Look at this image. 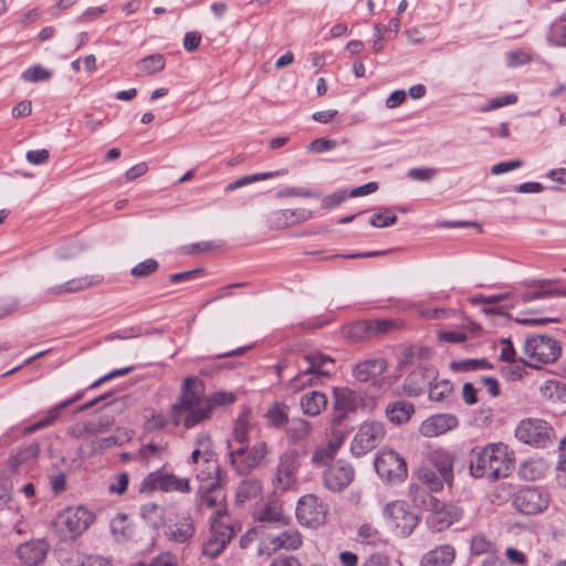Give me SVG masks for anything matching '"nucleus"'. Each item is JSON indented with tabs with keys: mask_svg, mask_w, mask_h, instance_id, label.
Instances as JSON below:
<instances>
[{
	"mask_svg": "<svg viewBox=\"0 0 566 566\" xmlns=\"http://www.w3.org/2000/svg\"><path fill=\"white\" fill-rule=\"evenodd\" d=\"M413 412L415 406L406 400L390 402L385 409L387 419L396 426L407 423Z\"/></svg>",
	"mask_w": 566,
	"mask_h": 566,
	"instance_id": "obj_26",
	"label": "nucleus"
},
{
	"mask_svg": "<svg viewBox=\"0 0 566 566\" xmlns=\"http://www.w3.org/2000/svg\"><path fill=\"white\" fill-rule=\"evenodd\" d=\"M327 434L331 436L328 442L324 446L318 447L312 454L311 462L314 467H328L332 462H334V458L337 454L339 448L344 443V440L347 436L346 432L334 429L326 428Z\"/></svg>",
	"mask_w": 566,
	"mask_h": 566,
	"instance_id": "obj_18",
	"label": "nucleus"
},
{
	"mask_svg": "<svg viewBox=\"0 0 566 566\" xmlns=\"http://www.w3.org/2000/svg\"><path fill=\"white\" fill-rule=\"evenodd\" d=\"M327 506L314 494L303 495L296 506V517L302 525L318 527L326 520Z\"/></svg>",
	"mask_w": 566,
	"mask_h": 566,
	"instance_id": "obj_15",
	"label": "nucleus"
},
{
	"mask_svg": "<svg viewBox=\"0 0 566 566\" xmlns=\"http://www.w3.org/2000/svg\"><path fill=\"white\" fill-rule=\"evenodd\" d=\"M310 217L311 212L308 210L286 209L274 211L270 217V222L275 228H285L298 223L300 221L307 220Z\"/></svg>",
	"mask_w": 566,
	"mask_h": 566,
	"instance_id": "obj_28",
	"label": "nucleus"
},
{
	"mask_svg": "<svg viewBox=\"0 0 566 566\" xmlns=\"http://www.w3.org/2000/svg\"><path fill=\"white\" fill-rule=\"evenodd\" d=\"M303 360L307 363V366L305 367L307 373H316L323 377L331 376L332 370L328 368V366L335 365L333 357L318 352L305 354L303 356Z\"/></svg>",
	"mask_w": 566,
	"mask_h": 566,
	"instance_id": "obj_29",
	"label": "nucleus"
},
{
	"mask_svg": "<svg viewBox=\"0 0 566 566\" xmlns=\"http://www.w3.org/2000/svg\"><path fill=\"white\" fill-rule=\"evenodd\" d=\"M360 396L348 387L333 388V411L328 420V427L339 429L348 433L345 420L350 413L356 412Z\"/></svg>",
	"mask_w": 566,
	"mask_h": 566,
	"instance_id": "obj_5",
	"label": "nucleus"
},
{
	"mask_svg": "<svg viewBox=\"0 0 566 566\" xmlns=\"http://www.w3.org/2000/svg\"><path fill=\"white\" fill-rule=\"evenodd\" d=\"M452 370L455 371H473V370H483V369H492L493 365L489 363L485 358L481 359H463L459 361L451 363Z\"/></svg>",
	"mask_w": 566,
	"mask_h": 566,
	"instance_id": "obj_45",
	"label": "nucleus"
},
{
	"mask_svg": "<svg viewBox=\"0 0 566 566\" xmlns=\"http://www.w3.org/2000/svg\"><path fill=\"white\" fill-rule=\"evenodd\" d=\"M235 533V524L232 526L228 516L216 517L211 523L210 535L203 543L202 554L216 558L223 552Z\"/></svg>",
	"mask_w": 566,
	"mask_h": 566,
	"instance_id": "obj_9",
	"label": "nucleus"
},
{
	"mask_svg": "<svg viewBox=\"0 0 566 566\" xmlns=\"http://www.w3.org/2000/svg\"><path fill=\"white\" fill-rule=\"evenodd\" d=\"M378 475L389 482H402L408 475V468L402 455L391 449H381L374 461Z\"/></svg>",
	"mask_w": 566,
	"mask_h": 566,
	"instance_id": "obj_7",
	"label": "nucleus"
},
{
	"mask_svg": "<svg viewBox=\"0 0 566 566\" xmlns=\"http://www.w3.org/2000/svg\"><path fill=\"white\" fill-rule=\"evenodd\" d=\"M298 457L294 451L283 453L279 459L273 485L275 490L286 491L296 482Z\"/></svg>",
	"mask_w": 566,
	"mask_h": 566,
	"instance_id": "obj_17",
	"label": "nucleus"
},
{
	"mask_svg": "<svg viewBox=\"0 0 566 566\" xmlns=\"http://www.w3.org/2000/svg\"><path fill=\"white\" fill-rule=\"evenodd\" d=\"M399 327L395 319H370L363 321L349 326L347 335L349 338L359 342L364 338L385 335Z\"/></svg>",
	"mask_w": 566,
	"mask_h": 566,
	"instance_id": "obj_16",
	"label": "nucleus"
},
{
	"mask_svg": "<svg viewBox=\"0 0 566 566\" xmlns=\"http://www.w3.org/2000/svg\"><path fill=\"white\" fill-rule=\"evenodd\" d=\"M156 491L189 493L191 489L189 479L179 478L166 471L165 468H160L147 474L140 484V492L153 493Z\"/></svg>",
	"mask_w": 566,
	"mask_h": 566,
	"instance_id": "obj_6",
	"label": "nucleus"
},
{
	"mask_svg": "<svg viewBox=\"0 0 566 566\" xmlns=\"http://www.w3.org/2000/svg\"><path fill=\"white\" fill-rule=\"evenodd\" d=\"M548 42L556 46L566 48V12L552 23Z\"/></svg>",
	"mask_w": 566,
	"mask_h": 566,
	"instance_id": "obj_43",
	"label": "nucleus"
},
{
	"mask_svg": "<svg viewBox=\"0 0 566 566\" xmlns=\"http://www.w3.org/2000/svg\"><path fill=\"white\" fill-rule=\"evenodd\" d=\"M133 399L130 396L124 395L117 397L105 405V409L109 412H123L132 406Z\"/></svg>",
	"mask_w": 566,
	"mask_h": 566,
	"instance_id": "obj_57",
	"label": "nucleus"
},
{
	"mask_svg": "<svg viewBox=\"0 0 566 566\" xmlns=\"http://www.w3.org/2000/svg\"><path fill=\"white\" fill-rule=\"evenodd\" d=\"M166 449H167L166 444L149 442L147 444H144L140 448L139 453H140V457L145 461H149V460H153V459L161 458V455L165 453Z\"/></svg>",
	"mask_w": 566,
	"mask_h": 566,
	"instance_id": "obj_52",
	"label": "nucleus"
},
{
	"mask_svg": "<svg viewBox=\"0 0 566 566\" xmlns=\"http://www.w3.org/2000/svg\"><path fill=\"white\" fill-rule=\"evenodd\" d=\"M554 434L553 428L545 420L527 418L518 422L515 437L518 441L536 448H546Z\"/></svg>",
	"mask_w": 566,
	"mask_h": 566,
	"instance_id": "obj_8",
	"label": "nucleus"
},
{
	"mask_svg": "<svg viewBox=\"0 0 566 566\" xmlns=\"http://www.w3.org/2000/svg\"><path fill=\"white\" fill-rule=\"evenodd\" d=\"M143 520L154 530L164 525V509L156 503H146L140 509Z\"/></svg>",
	"mask_w": 566,
	"mask_h": 566,
	"instance_id": "obj_42",
	"label": "nucleus"
},
{
	"mask_svg": "<svg viewBox=\"0 0 566 566\" xmlns=\"http://www.w3.org/2000/svg\"><path fill=\"white\" fill-rule=\"evenodd\" d=\"M386 434L385 424L380 421H365L360 424L350 443V452L359 458L381 443Z\"/></svg>",
	"mask_w": 566,
	"mask_h": 566,
	"instance_id": "obj_10",
	"label": "nucleus"
},
{
	"mask_svg": "<svg viewBox=\"0 0 566 566\" xmlns=\"http://www.w3.org/2000/svg\"><path fill=\"white\" fill-rule=\"evenodd\" d=\"M549 503L548 494L539 488H523L513 496V507L522 514L533 515L542 513Z\"/></svg>",
	"mask_w": 566,
	"mask_h": 566,
	"instance_id": "obj_14",
	"label": "nucleus"
},
{
	"mask_svg": "<svg viewBox=\"0 0 566 566\" xmlns=\"http://www.w3.org/2000/svg\"><path fill=\"white\" fill-rule=\"evenodd\" d=\"M437 377V370L428 367L413 369L405 379L403 391L408 397L420 396Z\"/></svg>",
	"mask_w": 566,
	"mask_h": 566,
	"instance_id": "obj_19",
	"label": "nucleus"
},
{
	"mask_svg": "<svg viewBox=\"0 0 566 566\" xmlns=\"http://www.w3.org/2000/svg\"><path fill=\"white\" fill-rule=\"evenodd\" d=\"M452 384L449 380H440L434 384L431 382L429 387V399L432 401H443L452 392Z\"/></svg>",
	"mask_w": 566,
	"mask_h": 566,
	"instance_id": "obj_47",
	"label": "nucleus"
},
{
	"mask_svg": "<svg viewBox=\"0 0 566 566\" xmlns=\"http://www.w3.org/2000/svg\"><path fill=\"white\" fill-rule=\"evenodd\" d=\"M388 368V361L382 357H373L357 363L352 371L353 377L359 382L376 380Z\"/></svg>",
	"mask_w": 566,
	"mask_h": 566,
	"instance_id": "obj_21",
	"label": "nucleus"
},
{
	"mask_svg": "<svg viewBox=\"0 0 566 566\" xmlns=\"http://www.w3.org/2000/svg\"><path fill=\"white\" fill-rule=\"evenodd\" d=\"M554 394H556V399L565 400L566 399V385L559 381H549L546 387L544 395L549 398H554Z\"/></svg>",
	"mask_w": 566,
	"mask_h": 566,
	"instance_id": "obj_58",
	"label": "nucleus"
},
{
	"mask_svg": "<svg viewBox=\"0 0 566 566\" xmlns=\"http://www.w3.org/2000/svg\"><path fill=\"white\" fill-rule=\"evenodd\" d=\"M269 423L272 427L280 428L283 424H287L289 418L284 407L280 403H275L272 408L269 409L266 413Z\"/></svg>",
	"mask_w": 566,
	"mask_h": 566,
	"instance_id": "obj_51",
	"label": "nucleus"
},
{
	"mask_svg": "<svg viewBox=\"0 0 566 566\" xmlns=\"http://www.w3.org/2000/svg\"><path fill=\"white\" fill-rule=\"evenodd\" d=\"M232 446H249V423L245 418L240 417L233 427Z\"/></svg>",
	"mask_w": 566,
	"mask_h": 566,
	"instance_id": "obj_46",
	"label": "nucleus"
},
{
	"mask_svg": "<svg viewBox=\"0 0 566 566\" xmlns=\"http://www.w3.org/2000/svg\"><path fill=\"white\" fill-rule=\"evenodd\" d=\"M459 421L451 413H438L426 419L420 426V433L424 437H438L457 428Z\"/></svg>",
	"mask_w": 566,
	"mask_h": 566,
	"instance_id": "obj_22",
	"label": "nucleus"
},
{
	"mask_svg": "<svg viewBox=\"0 0 566 566\" xmlns=\"http://www.w3.org/2000/svg\"><path fill=\"white\" fill-rule=\"evenodd\" d=\"M512 468L509 447L504 443H491L484 448H474L470 454V473L474 478L491 481L506 478Z\"/></svg>",
	"mask_w": 566,
	"mask_h": 566,
	"instance_id": "obj_2",
	"label": "nucleus"
},
{
	"mask_svg": "<svg viewBox=\"0 0 566 566\" xmlns=\"http://www.w3.org/2000/svg\"><path fill=\"white\" fill-rule=\"evenodd\" d=\"M268 546L266 548L272 552H276L277 549H297L302 546V536L297 531L289 530L282 532L277 536H270L266 538Z\"/></svg>",
	"mask_w": 566,
	"mask_h": 566,
	"instance_id": "obj_27",
	"label": "nucleus"
},
{
	"mask_svg": "<svg viewBox=\"0 0 566 566\" xmlns=\"http://www.w3.org/2000/svg\"><path fill=\"white\" fill-rule=\"evenodd\" d=\"M382 516L390 531L401 538L408 537L419 522L418 516L402 501L387 503L382 509Z\"/></svg>",
	"mask_w": 566,
	"mask_h": 566,
	"instance_id": "obj_4",
	"label": "nucleus"
},
{
	"mask_svg": "<svg viewBox=\"0 0 566 566\" xmlns=\"http://www.w3.org/2000/svg\"><path fill=\"white\" fill-rule=\"evenodd\" d=\"M355 479V469L346 460L339 459L326 467L322 473L323 485L334 493L347 489Z\"/></svg>",
	"mask_w": 566,
	"mask_h": 566,
	"instance_id": "obj_13",
	"label": "nucleus"
},
{
	"mask_svg": "<svg viewBox=\"0 0 566 566\" xmlns=\"http://www.w3.org/2000/svg\"><path fill=\"white\" fill-rule=\"evenodd\" d=\"M114 423V417L103 415L97 421H88L83 428H70L69 434L80 438L83 433L96 434L98 432L107 431L108 428Z\"/></svg>",
	"mask_w": 566,
	"mask_h": 566,
	"instance_id": "obj_36",
	"label": "nucleus"
},
{
	"mask_svg": "<svg viewBox=\"0 0 566 566\" xmlns=\"http://www.w3.org/2000/svg\"><path fill=\"white\" fill-rule=\"evenodd\" d=\"M203 465L205 469L198 473V479L206 481L209 489H217L226 473L220 469L218 461L212 458H206Z\"/></svg>",
	"mask_w": 566,
	"mask_h": 566,
	"instance_id": "obj_33",
	"label": "nucleus"
},
{
	"mask_svg": "<svg viewBox=\"0 0 566 566\" xmlns=\"http://www.w3.org/2000/svg\"><path fill=\"white\" fill-rule=\"evenodd\" d=\"M517 96L515 94H505L503 96L494 97L490 103L482 108L483 112L496 109L506 105L515 104Z\"/></svg>",
	"mask_w": 566,
	"mask_h": 566,
	"instance_id": "obj_56",
	"label": "nucleus"
},
{
	"mask_svg": "<svg viewBox=\"0 0 566 566\" xmlns=\"http://www.w3.org/2000/svg\"><path fill=\"white\" fill-rule=\"evenodd\" d=\"M396 222V214L389 213L388 209L385 210V213H374L369 220L370 226L376 228H386L395 224Z\"/></svg>",
	"mask_w": 566,
	"mask_h": 566,
	"instance_id": "obj_54",
	"label": "nucleus"
},
{
	"mask_svg": "<svg viewBox=\"0 0 566 566\" xmlns=\"http://www.w3.org/2000/svg\"><path fill=\"white\" fill-rule=\"evenodd\" d=\"M201 42V34L197 31H189L184 36V49L187 52L196 51Z\"/></svg>",
	"mask_w": 566,
	"mask_h": 566,
	"instance_id": "obj_63",
	"label": "nucleus"
},
{
	"mask_svg": "<svg viewBox=\"0 0 566 566\" xmlns=\"http://www.w3.org/2000/svg\"><path fill=\"white\" fill-rule=\"evenodd\" d=\"M357 536L361 543L374 547L386 546L388 543L382 533L369 523H365L358 528Z\"/></svg>",
	"mask_w": 566,
	"mask_h": 566,
	"instance_id": "obj_40",
	"label": "nucleus"
},
{
	"mask_svg": "<svg viewBox=\"0 0 566 566\" xmlns=\"http://www.w3.org/2000/svg\"><path fill=\"white\" fill-rule=\"evenodd\" d=\"M559 282H562L560 279H546V280L532 281V282L527 283L526 285L534 286V287H536V290L524 293L522 295V301L524 303H528V302L539 300V298H551L552 297L551 289L548 287V285L556 284Z\"/></svg>",
	"mask_w": 566,
	"mask_h": 566,
	"instance_id": "obj_37",
	"label": "nucleus"
},
{
	"mask_svg": "<svg viewBox=\"0 0 566 566\" xmlns=\"http://www.w3.org/2000/svg\"><path fill=\"white\" fill-rule=\"evenodd\" d=\"M230 465L241 475L250 474L268 463L270 448L265 441H256L252 446H232L226 441Z\"/></svg>",
	"mask_w": 566,
	"mask_h": 566,
	"instance_id": "obj_3",
	"label": "nucleus"
},
{
	"mask_svg": "<svg viewBox=\"0 0 566 566\" xmlns=\"http://www.w3.org/2000/svg\"><path fill=\"white\" fill-rule=\"evenodd\" d=\"M165 65L166 60L161 54H150L138 62L139 70L147 75L160 72Z\"/></svg>",
	"mask_w": 566,
	"mask_h": 566,
	"instance_id": "obj_44",
	"label": "nucleus"
},
{
	"mask_svg": "<svg viewBox=\"0 0 566 566\" xmlns=\"http://www.w3.org/2000/svg\"><path fill=\"white\" fill-rule=\"evenodd\" d=\"M111 532L117 542H125L133 536V527L125 513H117L111 521Z\"/></svg>",
	"mask_w": 566,
	"mask_h": 566,
	"instance_id": "obj_41",
	"label": "nucleus"
},
{
	"mask_svg": "<svg viewBox=\"0 0 566 566\" xmlns=\"http://www.w3.org/2000/svg\"><path fill=\"white\" fill-rule=\"evenodd\" d=\"M302 411L311 417L318 416L327 406V397L318 390L304 394L300 400Z\"/></svg>",
	"mask_w": 566,
	"mask_h": 566,
	"instance_id": "obj_31",
	"label": "nucleus"
},
{
	"mask_svg": "<svg viewBox=\"0 0 566 566\" xmlns=\"http://www.w3.org/2000/svg\"><path fill=\"white\" fill-rule=\"evenodd\" d=\"M195 534L193 523L190 516H184L169 527L168 537L179 544L187 543Z\"/></svg>",
	"mask_w": 566,
	"mask_h": 566,
	"instance_id": "obj_34",
	"label": "nucleus"
},
{
	"mask_svg": "<svg viewBox=\"0 0 566 566\" xmlns=\"http://www.w3.org/2000/svg\"><path fill=\"white\" fill-rule=\"evenodd\" d=\"M531 61V57L527 53L521 51H511L507 53L506 64L509 67H515L518 65H524Z\"/></svg>",
	"mask_w": 566,
	"mask_h": 566,
	"instance_id": "obj_62",
	"label": "nucleus"
},
{
	"mask_svg": "<svg viewBox=\"0 0 566 566\" xmlns=\"http://www.w3.org/2000/svg\"><path fill=\"white\" fill-rule=\"evenodd\" d=\"M337 144L338 143L335 139H328V138L322 137V138L314 139L308 145L307 148L310 151H313L316 154H322V153H325V151L336 148Z\"/></svg>",
	"mask_w": 566,
	"mask_h": 566,
	"instance_id": "obj_55",
	"label": "nucleus"
},
{
	"mask_svg": "<svg viewBox=\"0 0 566 566\" xmlns=\"http://www.w3.org/2000/svg\"><path fill=\"white\" fill-rule=\"evenodd\" d=\"M83 395H84L83 391H78L73 397H71L64 401H61L60 403L52 407L50 410H48L46 415L42 419L33 422L28 428H25V433H33L38 430H41L45 427L51 426L55 420L59 419L62 410H64L66 407L71 406L73 402H76L80 399H82Z\"/></svg>",
	"mask_w": 566,
	"mask_h": 566,
	"instance_id": "obj_24",
	"label": "nucleus"
},
{
	"mask_svg": "<svg viewBox=\"0 0 566 566\" xmlns=\"http://www.w3.org/2000/svg\"><path fill=\"white\" fill-rule=\"evenodd\" d=\"M523 350L534 363L549 364L558 358L560 346L553 337L539 334L526 337Z\"/></svg>",
	"mask_w": 566,
	"mask_h": 566,
	"instance_id": "obj_12",
	"label": "nucleus"
},
{
	"mask_svg": "<svg viewBox=\"0 0 566 566\" xmlns=\"http://www.w3.org/2000/svg\"><path fill=\"white\" fill-rule=\"evenodd\" d=\"M522 165H523V161L521 159H513V160H510V161H502V163L493 165L491 167V172L493 175H501V174H505V172H509L511 170L517 169V168L522 167Z\"/></svg>",
	"mask_w": 566,
	"mask_h": 566,
	"instance_id": "obj_60",
	"label": "nucleus"
},
{
	"mask_svg": "<svg viewBox=\"0 0 566 566\" xmlns=\"http://www.w3.org/2000/svg\"><path fill=\"white\" fill-rule=\"evenodd\" d=\"M94 521V514L84 506L66 507L59 513L54 525L71 538L85 532Z\"/></svg>",
	"mask_w": 566,
	"mask_h": 566,
	"instance_id": "obj_11",
	"label": "nucleus"
},
{
	"mask_svg": "<svg viewBox=\"0 0 566 566\" xmlns=\"http://www.w3.org/2000/svg\"><path fill=\"white\" fill-rule=\"evenodd\" d=\"M262 493V483L259 479L250 478L241 481L237 489L235 502L244 503L247 501L256 499Z\"/></svg>",
	"mask_w": 566,
	"mask_h": 566,
	"instance_id": "obj_35",
	"label": "nucleus"
},
{
	"mask_svg": "<svg viewBox=\"0 0 566 566\" xmlns=\"http://www.w3.org/2000/svg\"><path fill=\"white\" fill-rule=\"evenodd\" d=\"M101 279L98 276H82L77 279L70 280L63 284L52 286L48 289V293L51 294H65V293H76L80 291H84L93 285H96Z\"/></svg>",
	"mask_w": 566,
	"mask_h": 566,
	"instance_id": "obj_32",
	"label": "nucleus"
},
{
	"mask_svg": "<svg viewBox=\"0 0 566 566\" xmlns=\"http://www.w3.org/2000/svg\"><path fill=\"white\" fill-rule=\"evenodd\" d=\"M454 557V547L450 544H441L422 556L420 566H450Z\"/></svg>",
	"mask_w": 566,
	"mask_h": 566,
	"instance_id": "obj_23",
	"label": "nucleus"
},
{
	"mask_svg": "<svg viewBox=\"0 0 566 566\" xmlns=\"http://www.w3.org/2000/svg\"><path fill=\"white\" fill-rule=\"evenodd\" d=\"M277 175V172H260V174H253V175H248V176H244L242 178H239L232 182H230L227 187H226V192H231V191H234L241 187H244V186H248L252 182H255V181H260V180H265V179H269L273 176Z\"/></svg>",
	"mask_w": 566,
	"mask_h": 566,
	"instance_id": "obj_49",
	"label": "nucleus"
},
{
	"mask_svg": "<svg viewBox=\"0 0 566 566\" xmlns=\"http://www.w3.org/2000/svg\"><path fill=\"white\" fill-rule=\"evenodd\" d=\"M52 76V72L42 65H34L32 67L27 69L21 77L25 82L36 83L50 80Z\"/></svg>",
	"mask_w": 566,
	"mask_h": 566,
	"instance_id": "obj_50",
	"label": "nucleus"
},
{
	"mask_svg": "<svg viewBox=\"0 0 566 566\" xmlns=\"http://www.w3.org/2000/svg\"><path fill=\"white\" fill-rule=\"evenodd\" d=\"M158 270V262L154 259H147L135 265L130 273L135 277H146Z\"/></svg>",
	"mask_w": 566,
	"mask_h": 566,
	"instance_id": "obj_53",
	"label": "nucleus"
},
{
	"mask_svg": "<svg viewBox=\"0 0 566 566\" xmlns=\"http://www.w3.org/2000/svg\"><path fill=\"white\" fill-rule=\"evenodd\" d=\"M206 491L200 494L198 506L199 509H213L217 506L219 499L214 494L211 493V491H214L216 489H209L208 485L205 486Z\"/></svg>",
	"mask_w": 566,
	"mask_h": 566,
	"instance_id": "obj_59",
	"label": "nucleus"
},
{
	"mask_svg": "<svg viewBox=\"0 0 566 566\" xmlns=\"http://www.w3.org/2000/svg\"><path fill=\"white\" fill-rule=\"evenodd\" d=\"M237 396L232 391L217 390L208 396L205 394V382L198 377L184 379L180 395L171 407L175 423H181L186 429L212 418L217 408L233 405Z\"/></svg>",
	"mask_w": 566,
	"mask_h": 566,
	"instance_id": "obj_1",
	"label": "nucleus"
},
{
	"mask_svg": "<svg viewBox=\"0 0 566 566\" xmlns=\"http://www.w3.org/2000/svg\"><path fill=\"white\" fill-rule=\"evenodd\" d=\"M270 566H302L297 557L291 555H277Z\"/></svg>",
	"mask_w": 566,
	"mask_h": 566,
	"instance_id": "obj_64",
	"label": "nucleus"
},
{
	"mask_svg": "<svg viewBox=\"0 0 566 566\" xmlns=\"http://www.w3.org/2000/svg\"><path fill=\"white\" fill-rule=\"evenodd\" d=\"M311 431V423L303 418H292L287 422L286 434L292 443L304 440L310 436Z\"/></svg>",
	"mask_w": 566,
	"mask_h": 566,
	"instance_id": "obj_39",
	"label": "nucleus"
},
{
	"mask_svg": "<svg viewBox=\"0 0 566 566\" xmlns=\"http://www.w3.org/2000/svg\"><path fill=\"white\" fill-rule=\"evenodd\" d=\"M429 464L434 471L442 475V479H447L450 482L453 480V458L452 455L442 449L433 450L428 457Z\"/></svg>",
	"mask_w": 566,
	"mask_h": 566,
	"instance_id": "obj_25",
	"label": "nucleus"
},
{
	"mask_svg": "<svg viewBox=\"0 0 566 566\" xmlns=\"http://www.w3.org/2000/svg\"><path fill=\"white\" fill-rule=\"evenodd\" d=\"M417 476H418L419 481H421L424 485H427L429 491H432V492H438V491L442 490L444 483H448V484L451 483L449 480L442 479V475L439 474L437 471H434L429 465L420 467L417 471Z\"/></svg>",
	"mask_w": 566,
	"mask_h": 566,
	"instance_id": "obj_38",
	"label": "nucleus"
},
{
	"mask_svg": "<svg viewBox=\"0 0 566 566\" xmlns=\"http://www.w3.org/2000/svg\"><path fill=\"white\" fill-rule=\"evenodd\" d=\"M471 553L473 555H493L495 553V544L483 534H478L471 541Z\"/></svg>",
	"mask_w": 566,
	"mask_h": 566,
	"instance_id": "obj_48",
	"label": "nucleus"
},
{
	"mask_svg": "<svg viewBox=\"0 0 566 566\" xmlns=\"http://www.w3.org/2000/svg\"><path fill=\"white\" fill-rule=\"evenodd\" d=\"M50 551V544L45 539H33L18 546L17 557L29 566L41 564Z\"/></svg>",
	"mask_w": 566,
	"mask_h": 566,
	"instance_id": "obj_20",
	"label": "nucleus"
},
{
	"mask_svg": "<svg viewBox=\"0 0 566 566\" xmlns=\"http://www.w3.org/2000/svg\"><path fill=\"white\" fill-rule=\"evenodd\" d=\"M254 517L265 525H285L287 518L283 515L282 509L275 503L264 504L254 511Z\"/></svg>",
	"mask_w": 566,
	"mask_h": 566,
	"instance_id": "obj_30",
	"label": "nucleus"
},
{
	"mask_svg": "<svg viewBox=\"0 0 566 566\" xmlns=\"http://www.w3.org/2000/svg\"><path fill=\"white\" fill-rule=\"evenodd\" d=\"M437 171L434 168H412L408 171V176L415 180L429 181L436 176Z\"/></svg>",
	"mask_w": 566,
	"mask_h": 566,
	"instance_id": "obj_61",
	"label": "nucleus"
}]
</instances>
